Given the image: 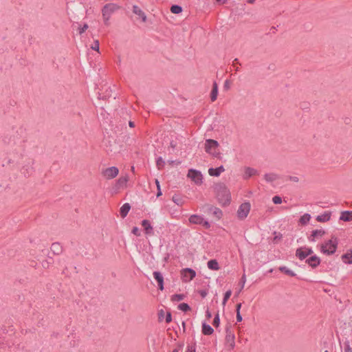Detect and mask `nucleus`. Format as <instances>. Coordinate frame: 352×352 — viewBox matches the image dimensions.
Returning <instances> with one entry per match:
<instances>
[{
	"instance_id": "obj_1",
	"label": "nucleus",
	"mask_w": 352,
	"mask_h": 352,
	"mask_svg": "<svg viewBox=\"0 0 352 352\" xmlns=\"http://www.w3.org/2000/svg\"><path fill=\"white\" fill-rule=\"evenodd\" d=\"M214 188L218 203L223 207L228 206L232 201L228 187L225 184L217 183Z\"/></svg>"
},
{
	"instance_id": "obj_2",
	"label": "nucleus",
	"mask_w": 352,
	"mask_h": 352,
	"mask_svg": "<svg viewBox=\"0 0 352 352\" xmlns=\"http://www.w3.org/2000/svg\"><path fill=\"white\" fill-rule=\"evenodd\" d=\"M338 239L336 236H331L329 240L320 244L319 248L321 253L329 256L333 254L338 248Z\"/></svg>"
},
{
	"instance_id": "obj_3",
	"label": "nucleus",
	"mask_w": 352,
	"mask_h": 352,
	"mask_svg": "<svg viewBox=\"0 0 352 352\" xmlns=\"http://www.w3.org/2000/svg\"><path fill=\"white\" fill-rule=\"evenodd\" d=\"M204 148L210 155L217 158L221 157L219 144L217 141L212 139L206 140L204 144Z\"/></svg>"
},
{
	"instance_id": "obj_4",
	"label": "nucleus",
	"mask_w": 352,
	"mask_h": 352,
	"mask_svg": "<svg viewBox=\"0 0 352 352\" xmlns=\"http://www.w3.org/2000/svg\"><path fill=\"white\" fill-rule=\"evenodd\" d=\"M251 210V204L249 201L242 203L238 208L236 212L237 218L240 220H244L248 216Z\"/></svg>"
},
{
	"instance_id": "obj_5",
	"label": "nucleus",
	"mask_w": 352,
	"mask_h": 352,
	"mask_svg": "<svg viewBox=\"0 0 352 352\" xmlns=\"http://www.w3.org/2000/svg\"><path fill=\"white\" fill-rule=\"evenodd\" d=\"M120 8V7L116 3H107L102 9V16L107 17V19H109L111 15Z\"/></svg>"
},
{
	"instance_id": "obj_6",
	"label": "nucleus",
	"mask_w": 352,
	"mask_h": 352,
	"mask_svg": "<svg viewBox=\"0 0 352 352\" xmlns=\"http://www.w3.org/2000/svg\"><path fill=\"white\" fill-rule=\"evenodd\" d=\"M203 211L204 212H207L208 214H211L216 220H219L223 216L221 210L214 206H206L203 207Z\"/></svg>"
},
{
	"instance_id": "obj_7",
	"label": "nucleus",
	"mask_w": 352,
	"mask_h": 352,
	"mask_svg": "<svg viewBox=\"0 0 352 352\" xmlns=\"http://www.w3.org/2000/svg\"><path fill=\"white\" fill-rule=\"evenodd\" d=\"M119 173V170L116 166L107 168L102 171V175L107 179L115 178Z\"/></svg>"
},
{
	"instance_id": "obj_8",
	"label": "nucleus",
	"mask_w": 352,
	"mask_h": 352,
	"mask_svg": "<svg viewBox=\"0 0 352 352\" xmlns=\"http://www.w3.org/2000/svg\"><path fill=\"white\" fill-rule=\"evenodd\" d=\"M226 344L230 350H232L235 346V336L230 328L226 329V336L225 338Z\"/></svg>"
},
{
	"instance_id": "obj_9",
	"label": "nucleus",
	"mask_w": 352,
	"mask_h": 352,
	"mask_svg": "<svg viewBox=\"0 0 352 352\" xmlns=\"http://www.w3.org/2000/svg\"><path fill=\"white\" fill-rule=\"evenodd\" d=\"M182 279L184 282L192 280L196 276V272L191 268H185L181 271Z\"/></svg>"
},
{
	"instance_id": "obj_10",
	"label": "nucleus",
	"mask_w": 352,
	"mask_h": 352,
	"mask_svg": "<svg viewBox=\"0 0 352 352\" xmlns=\"http://www.w3.org/2000/svg\"><path fill=\"white\" fill-rule=\"evenodd\" d=\"M313 253V250L310 248L302 247L296 250V256L300 260L305 259L309 255Z\"/></svg>"
},
{
	"instance_id": "obj_11",
	"label": "nucleus",
	"mask_w": 352,
	"mask_h": 352,
	"mask_svg": "<svg viewBox=\"0 0 352 352\" xmlns=\"http://www.w3.org/2000/svg\"><path fill=\"white\" fill-rule=\"evenodd\" d=\"M326 232L324 230H314L308 237L309 241L311 242H316L317 240L322 239L325 234Z\"/></svg>"
},
{
	"instance_id": "obj_12",
	"label": "nucleus",
	"mask_w": 352,
	"mask_h": 352,
	"mask_svg": "<svg viewBox=\"0 0 352 352\" xmlns=\"http://www.w3.org/2000/svg\"><path fill=\"white\" fill-rule=\"evenodd\" d=\"M153 277L157 283L158 289L163 291L164 289V280L162 274L159 271L153 272Z\"/></svg>"
},
{
	"instance_id": "obj_13",
	"label": "nucleus",
	"mask_w": 352,
	"mask_h": 352,
	"mask_svg": "<svg viewBox=\"0 0 352 352\" xmlns=\"http://www.w3.org/2000/svg\"><path fill=\"white\" fill-rule=\"evenodd\" d=\"M129 180L128 175H125L124 177H120L118 180H116V184L113 186L115 190H118L122 188H124L126 186V183Z\"/></svg>"
},
{
	"instance_id": "obj_14",
	"label": "nucleus",
	"mask_w": 352,
	"mask_h": 352,
	"mask_svg": "<svg viewBox=\"0 0 352 352\" xmlns=\"http://www.w3.org/2000/svg\"><path fill=\"white\" fill-rule=\"evenodd\" d=\"M141 225L144 228L146 234L153 235L154 234L153 228L149 220H148V219L142 220Z\"/></svg>"
},
{
	"instance_id": "obj_15",
	"label": "nucleus",
	"mask_w": 352,
	"mask_h": 352,
	"mask_svg": "<svg viewBox=\"0 0 352 352\" xmlns=\"http://www.w3.org/2000/svg\"><path fill=\"white\" fill-rule=\"evenodd\" d=\"M225 171V168L223 166H220L217 168H210L208 169V174L211 177H219L220 175Z\"/></svg>"
},
{
	"instance_id": "obj_16",
	"label": "nucleus",
	"mask_w": 352,
	"mask_h": 352,
	"mask_svg": "<svg viewBox=\"0 0 352 352\" xmlns=\"http://www.w3.org/2000/svg\"><path fill=\"white\" fill-rule=\"evenodd\" d=\"M130 210H131V205L129 203L124 204L120 208L119 212H120V217L122 219L125 218L127 216Z\"/></svg>"
},
{
	"instance_id": "obj_17",
	"label": "nucleus",
	"mask_w": 352,
	"mask_h": 352,
	"mask_svg": "<svg viewBox=\"0 0 352 352\" xmlns=\"http://www.w3.org/2000/svg\"><path fill=\"white\" fill-rule=\"evenodd\" d=\"M312 267H316L320 263V259L316 255L311 256L306 261Z\"/></svg>"
},
{
	"instance_id": "obj_18",
	"label": "nucleus",
	"mask_w": 352,
	"mask_h": 352,
	"mask_svg": "<svg viewBox=\"0 0 352 352\" xmlns=\"http://www.w3.org/2000/svg\"><path fill=\"white\" fill-rule=\"evenodd\" d=\"M133 12L138 15L143 22L146 21V16L145 13L136 5L133 6Z\"/></svg>"
},
{
	"instance_id": "obj_19",
	"label": "nucleus",
	"mask_w": 352,
	"mask_h": 352,
	"mask_svg": "<svg viewBox=\"0 0 352 352\" xmlns=\"http://www.w3.org/2000/svg\"><path fill=\"white\" fill-rule=\"evenodd\" d=\"M257 174L256 170L250 168V167H245L244 168V173H243V178L244 179H248L252 176H254Z\"/></svg>"
},
{
	"instance_id": "obj_20",
	"label": "nucleus",
	"mask_w": 352,
	"mask_h": 352,
	"mask_svg": "<svg viewBox=\"0 0 352 352\" xmlns=\"http://www.w3.org/2000/svg\"><path fill=\"white\" fill-rule=\"evenodd\" d=\"M50 249L55 255H59L63 252V248L59 243H53Z\"/></svg>"
},
{
	"instance_id": "obj_21",
	"label": "nucleus",
	"mask_w": 352,
	"mask_h": 352,
	"mask_svg": "<svg viewBox=\"0 0 352 352\" xmlns=\"http://www.w3.org/2000/svg\"><path fill=\"white\" fill-rule=\"evenodd\" d=\"M188 177L190 178L195 184H198V170L191 168L188 170Z\"/></svg>"
},
{
	"instance_id": "obj_22",
	"label": "nucleus",
	"mask_w": 352,
	"mask_h": 352,
	"mask_svg": "<svg viewBox=\"0 0 352 352\" xmlns=\"http://www.w3.org/2000/svg\"><path fill=\"white\" fill-rule=\"evenodd\" d=\"M341 258L344 263H348V264H351L352 263V250H347L346 252L342 256Z\"/></svg>"
},
{
	"instance_id": "obj_23",
	"label": "nucleus",
	"mask_w": 352,
	"mask_h": 352,
	"mask_svg": "<svg viewBox=\"0 0 352 352\" xmlns=\"http://www.w3.org/2000/svg\"><path fill=\"white\" fill-rule=\"evenodd\" d=\"M340 220L343 221H352V211H343L340 214Z\"/></svg>"
},
{
	"instance_id": "obj_24",
	"label": "nucleus",
	"mask_w": 352,
	"mask_h": 352,
	"mask_svg": "<svg viewBox=\"0 0 352 352\" xmlns=\"http://www.w3.org/2000/svg\"><path fill=\"white\" fill-rule=\"evenodd\" d=\"M330 218H331V212H325L324 213L318 215L316 217V220L318 222H327L330 219Z\"/></svg>"
},
{
	"instance_id": "obj_25",
	"label": "nucleus",
	"mask_w": 352,
	"mask_h": 352,
	"mask_svg": "<svg viewBox=\"0 0 352 352\" xmlns=\"http://www.w3.org/2000/svg\"><path fill=\"white\" fill-rule=\"evenodd\" d=\"M218 96V86L216 82L213 83L212 89L210 93V100L212 102H214Z\"/></svg>"
},
{
	"instance_id": "obj_26",
	"label": "nucleus",
	"mask_w": 352,
	"mask_h": 352,
	"mask_svg": "<svg viewBox=\"0 0 352 352\" xmlns=\"http://www.w3.org/2000/svg\"><path fill=\"white\" fill-rule=\"evenodd\" d=\"M311 219V215L309 214H304L299 219V224L301 226L307 225Z\"/></svg>"
},
{
	"instance_id": "obj_27",
	"label": "nucleus",
	"mask_w": 352,
	"mask_h": 352,
	"mask_svg": "<svg viewBox=\"0 0 352 352\" xmlns=\"http://www.w3.org/2000/svg\"><path fill=\"white\" fill-rule=\"evenodd\" d=\"M208 267L211 270H218L219 269V265L217 260L212 259L208 262L207 263Z\"/></svg>"
},
{
	"instance_id": "obj_28",
	"label": "nucleus",
	"mask_w": 352,
	"mask_h": 352,
	"mask_svg": "<svg viewBox=\"0 0 352 352\" xmlns=\"http://www.w3.org/2000/svg\"><path fill=\"white\" fill-rule=\"evenodd\" d=\"M214 332L213 329L206 323L202 324V333L204 335H211Z\"/></svg>"
},
{
	"instance_id": "obj_29",
	"label": "nucleus",
	"mask_w": 352,
	"mask_h": 352,
	"mask_svg": "<svg viewBox=\"0 0 352 352\" xmlns=\"http://www.w3.org/2000/svg\"><path fill=\"white\" fill-rule=\"evenodd\" d=\"M170 10L173 14H180L183 11V9L182 6L174 4L171 6Z\"/></svg>"
},
{
	"instance_id": "obj_30",
	"label": "nucleus",
	"mask_w": 352,
	"mask_h": 352,
	"mask_svg": "<svg viewBox=\"0 0 352 352\" xmlns=\"http://www.w3.org/2000/svg\"><path fill=\"white\" fill-rule=\"evenodd\" d=\"M278 270H279L280 272H283V273H285V274H287V275H289V276H296V274H295L293 271H292L291 270L288 269V268H287V267H285V266H281V267H280L278 268Z\"/></svg>"
},
{
	"instance_id": "obj_31",
	"label": "nucleus",
	"mask_w": 352,
	"mask_h": 352,
	"mask_svg": "<svg viewBox=\"0 0 352 352\" xmlns=\"http://www.w3.org/2000/svg\"><path fill=\"white\" fill-rule=\"evenodd\" d=\"M185 298V295L183 294H175L172 295L171 300L173 302H179L184 300Z\"/></svg>"
},
{
	"instance_id": "obj_32",
	"label": "nucleus",
	"mask_w": 352,
	"mask_h": 352,
	"mask_svg": "<svg viewBox=\"0 0 352 352\" xmlns=\"http://www.w3.org/2000/svg\"><path fill=\"white\" fill-rule=\"evenodd\" d=\"M177 307L179 310H181L184 312H187L191 309L189 305L186 302H182V303L179 304Z\"/></svg>"
},
{
	"instance_id": "obj_33",
	"label": "nucleus",
	"mask_w": 352,
	"mask_h": 352,
	"mask_svg": "<svg viewBox=\"0 0 352 352\" xmlns=\"http://www.w3.org/2000/svg\"><path fill=\"white\" fill-rule=\"evenodd\" d=\"M165 165V161L162 157H159L156 161V166L159 170H162Z\"/></svg>"
},
{
	"instance_id": "obj_34",
	"label": "nucleus",
	"mask_w": 352,
	"mask_h": 352,
	"mask_svg": "<svg viewBox=\"0 0 352 352\" xmlns=\"http://www.w3.org/2000/svg\"><path fill=\"white\" fill-rule=\"evenodd\" d=\"M111 92V89H110L109 91L107 89L105 93L99 94L98 98L100 99L107 100L111 96V95L110 94Z\"/></svg>"
},
{
	"instance_id": "obj_35",
	"label": "nucleus",
	"mask_w": 352,
	"mask_h": 352,
	"mask_svg": "<svg viewBox=\"0 0 352 352\" xmlns=\"http://www.w3.org/2000/svg\"><path fill=\"white\" fill-rule=\"evenodd\" d=\"M172 199H173V202L175 203L178 206H179V205L181 206L183 204L182 198H181L177 195H175L174 196H173Z\"/></svg>"
},
{
	"instance_id": "obj_36",
	"label": "nucleus",
	"mask_w": 352,
	"mask_h": 352,
	"mask_svg": "<svg viewBox=\"0 0 352 352\" xmlns=\"http://www.w3.org/2000/svg\"><path fill=\"white\" fill-rule=\"evenodd\" d=\"M276 179H277V176L274 174H267L265 175V179L267 182H272L275 181Z\"/></svg>"
},
{
	"instance_id": "obj_37",
	"label": "nucleus",
	"mask_w": 352,
	"mask_h": 352,
	"mask_svg": "<svg viewBox=\"0 0 352 352\" xmlns=\"http://www.w3.org/2000/svg\"><path fill=\"white\" fill-rule=\"evenodd\" d=\"M186 352H196V343L188 344Z\"/></svg>"
},
{
	"instance_id": "obj_38",
	"label": "nucleus",
	"mask_w": 352,
	"mask_h": 352,
	"mask_svg": "<svg viewBox=\"0 0 352 352\" xmlns=\"http://www.w3.org/2000/svg\"><path fill=\"white\" fill-rule=\"evenodd\" d=\"M231 294H232L231 290H228L226 292L223 299V302H222V305L223 306L226 305V304L228 300L230 298Z\"/></svg>"
},
{
	"instance_id": "obj_39",
	"label": "nucleus",
	"mask_w": 352,
	"mask_h": 352,
	"mask_svg": "<svg viewBox=\"0 0 352 352\" xmlns=\"http://www.w3.org/2000/svg\"><path fill=\"white\" fill-rule=\"evenodd\" d=\"M189 221L191 223L198 224V214H192L189 218Z\"/></svg>"
},
{
	"instance_id": "obj_40",
	"label": "nucleus",
	"mask_w": 352,
	"mask_h": 352,
	"mask_svg": "<svg viewBox=\"0 0 352 352\" xmlns=\"http://www.w3.org/2000/svg\"><path fill=\"white\" fill-rule=\"evenodd\" d=\"M99 45H100V43H99L98 40H96V41H94L91 48L94 51L99 52Z\"/></svg>"
},
{
	"instance_id": "obj_41",
	"label": "nucleus",
	"mask_w": 352,
	"mask_h": 352,
	"mask_svg": "<svg viewBox=\"0 0 352 352\" xmlns=\"http://www.w3.org/2000/svg\"><path fill=\"white\" fill-rule=\"evenodd\" d=\"M219 323H220V320H219V314H217L213 320V322H212V324L215 327H218L219 326Z\"/></svg>"
},
{
	"instance_id": "obj_42",
	"label": "nucleus",
	"mask_w": 352,
	"mask_h": 352,
	"mask_svg": "<svg viewBox=\"0 0 352 352\" xmlns=\"http://www.w3.org/2000/svg\"><path fill=\"white\" fill-rule=\"evenodd\" d=\"M131 233L135 235L136 236H140L141 235L139 228L136 226L132 228Z\"/></svg>"
},
{
	"instance_id": "obj_43",
	"label": "nucleus",
	"mask_w": 352,
	"mask_h": 352,
	"mask_svg": "<svg viewBox=\"0 0 352 352\" xmlns=\"http://www.w3.org/2000/svg\"><path fill=\"white\" fill-rule=\"evenodd\" d=\"M272 201L274 202V204H280L282 203V199L279 196H274L273 198H272Z\"/></svg>"
},
{
	"instance_id": "obj_44",
	"label": "nucleus",
	"mask_w": 352,
	"mask_h": 352,
	"mask_svg": "<svg viewBox=\"0 0 352 352\" xmlns=\"http://www.w3.org/2000/svg\"><path fill=\"white\" fill-rule=\"evenodd\" d=\"M88 28V25L87 23H85L82 27H80L78 28V32L80 34H82L84 33Z\"/></svg>"
},
{
	"instance_id": "obj_45",
	"label": "nucleus",
	"mask_w": 352,
	"mask_h": 352,
	"mask_svg": "<svg viewBox=\"0 0 352 352\" xmlns=\"http://www.w3.org/2000/svg\"><path fill=\"white\" fill-rule=\"evenodd\" d=\"M183 346H184V343H178L177 348L173 349L172 352H180V351L182 350Z\"/></svg>"
},
{
	"instance_id": "obj_46",
	"label": "nucleus",
	"mask_w": 352,
	"mask_h": 352,
	"mask_svg": "<svg viewBox=\"0 0 352 352\" xmlns=\"http://www.w3.org/2000/svg\"><path fill=\"white\" fill-rule=\"evenodd\" d=\"M199 225H202L206 228H208L210 227V224L207 221H204L199 218Z\"/></svg>"
},
{
	"instance_id": "obj_47",
	"label": "nucleus",
	"mask_w": 352,
	"mask_h": 352,
	"mask_svg": "<svg viewBox=\"0 0 352 352\" xmlns=\"http://www.w3.org/2000/svg\"><path fill=\"white\" fill-rule=\"evenodd\" d=\"M166 323H170L172 321V314L170 312H167L165 318Z\"/></svg>"
},
{
	"instance_id": "obj_48",
	"label": "nucleus",
	"mask_w": 352,
	"mask_h": 352,
	"mask_svg": "<svg viewBox=\"0 0 352 352\" xmlns=\"http://www.w3.org/2000/svg\"><path fill=\"white\" fill-rule=\"evenodd\" d=\"M51 264H52V262L48 261V260H45L42 262L43 267L45 269L48 268Z\"/></svg>"
},
{
	"instance_id": "obj_49",
	"label": "nucleus",
	"mask_w": 352,
	"mask_h": 352,
	"mask_svg": "<svg viewBox=\"0 0 352 352\" xmlns=\"http://www.w3.org/2000/svg\"><path fill=\"white\" fill-rule=\"evenodd\" d=\"M164 317V311L163 309H161L158 312V320L159 321H162Z\"/></svg>"
},
{
	"instance_id": "obj_50",
	"label": "nucleus",
	"mask_w": 352,
	"mask_h": 352,
	"mask_svg": "<svg viewBox=\"0 0 352 352\" xmlns=\"http://www.w3.org/2000/svg\"><path fill=\"white\" fill-rule=\"evenodd\" d=\"M242 320H243V318H242V316H241L240 312H238V314H236V320H237V322H241Z\"/></svg>"
},
{
	"instance_id": "obj_51",
	"label": "nucleus",
	"mask_w": 352,
	"mask_h": 352,
	"mask_svg": "<svg viewBox=\"0 0 352 352\" xmlns=\"http://www.w3.org/2000/svg\"><path fill=\"white\" fill-rule=\"evenodd\" d=\"M168 162L171 166H173L174 164H179L181 163L179 161H173V160H169V161H168Z\"/></svg>"
},
{
	"instance_id": "obj_52",
	"label": "nucleus",
	"mask_w": 352,
	"mask_h": 352,
	"mask_svg": "<svg viewBox=\"0 0 352 352\" xmlns=\"http://www.w3.org/2000/svg\"><path fill=\"white\" fill-rule=\"evenodd\" d=\"M245 276L243 275L241 278V289L244 287L245 283Z\"/></svg>"
},
{
	"instance_id": "obj_53",
	"label": "nucleus",
	"mask_w": 352,
	"mask_h": 352,
	"mask_svg": "<svg viewBox=\"0 0 352 352\" xmlns=\"http://www.w3.org/2000/svg\"><path fill=\"white\" fill-rule=\"evenodd\" d=\"M344 352H352V349L351 348V346L349 344L345 348Z\"/></svg>"
},
{
	"instance_id": "obj_54",
	"label": "nucleus",
	"mask_w": 352,
	"mask_h": 352,
	"mask_svg": "<svg viewBox=\"0 0 352 352\" xmlns=\"http://www.w3.org/2000/svg\"><path fill=\"white\" fill-rule=\"evenodd\" d=\"M241 307V303H239L236 305V314H238V312H240V309Z\"/></svg>"
},
{
	"instance_id": "obj_55",
	"label": "nucleus",
	"mask_w": 352,
	"mask_h": 352,
	"mask_svg": "<svg viewBox=\"0 0 352 352\" xmlns=\"http://www.w3.org/2000/svg\"><path fill=\"white\" fill-rule=\"evenodd\" d=\"M176 142H175L174 141H171L170 142V146L172 147L173 148H175L176 147Z\"/></svg>"
},
{
	"instance_id": "obj_56",
	"label": "nucleus",
	"mask_w": 352,
	"mask_h": 352,
	"mask_svg": "<svg viewBox=\"0 0 352 352\" xmlns=\"http://www.w3.org/2000/svg\"><path fill=\"white\" fill-rule=\"evenodd\" d=\"M157 189V197H159L160 196H161L162 195V192L161 190V188H158Z\"/></svg>"
},
{
	"instance_id": "obj_57",
	"label": "nucleus",
	"mask_w": 352,
	"mask_h": 352,
	"mask_svg": "<svg viewBox=\"0 0 352 352\" xmlns=\"http://www.w3.org/2000/svg\"><path fill=\"white\" fill-rule=\"evenodd\" d=\"M129 125L130 127L133 128L135 126V122H133V121H129Z\"/></svg>"
},
{
	"instance_id": "obj_58",
	"label": "nucleus",
	"mask_w": 352,
	"mask_h": 352,
	"mask_svg": "<svg viewBox=\"0 0 352 352\" xmlns=\"http://www.w3.org/2000/svg\"><path fill=\"white\" fill-rule=\"evenodd\" d=\"M155 184L157 186V188H160V182H159V180L157 179H155Z\"/></svg>"
},
{
	"instance_id": "obj_59",
	"label": "nucleus",
	"mask_w": 352,
	"mask_h": 352,
	"mask_svg": "<svg viewBox=\"0 0 352 352\" xmlns=\"http://www.w3.org/2000/svg\"><path fill=\"white\" fill-rule=\"evenodd\" d=\"M103 19H104V24H105L106 25H109V19H107V17H103Z\"/></svg>"
},
{
	"instance_id": "obj_60",
	"label": "nucleus",
	"mask_w": 352,
	"mask_h": 352,
	"mask_svg": "<svg viewBox=\"0 0 352 352\" xmlns=\"http://www.w3.org/2000/svg\"><path fill=\"white\" fill-rule=\"evenodd\" d=\"M227 0H216L217 2L221 3V4H223L226 2Z\"/></svg>"
},
{
	"instance_id": "obj_61",
	"label": "nucleus",
	"mask_w": 352,
	"mask_h": 352,
	"mask_svg": "<svg viewBox=\"0 0 352 352\" xmlns=\"http://www.w3.org/2000/svg\"><path fill=\"white\" fill-rule=\"evenodd\" d=\"M211 313L209 311H206V316L210 318L211 317Z\"/></svg>"
},
{
	"instance_id": "obj_62",
	"label": "nucleus",
	"mask_w": 352,
	"mask_h": 352,
	"mask_svg": "<svg viewBox=\"0 0 352 352\" xmlns=\"http://www.w3.org/2000/svg\"><path fill=\"white\" fill-rule=\"evenodd\" d=\"M280 238H281V235H280V234H279V236H276L274 237V240H276V239H280Z\"/></svg>"
},
{
	"instance_id": "obj_63",
	"label": "nucleus",
	"mask_w": 352,
	"mask_h": 352,
	"mask_svg": "<svg viewBox=\"0 0 352 352\" xmlns=\"http://www.w3.org/2000/svg\"><path fill=\"white\" fill-rule=\"evenodd\" d=\"M201 296H202L203 297H205V296H206V293L205 292H201Z\"/></svg>"
},
{
	"instance_id": "obj_64",
	"label": "nucleus",
	"mask_w": 352,
	"mask_h": 352,
	"mask_svg": "<svg viewBox=\"0 0 352 352\" xmlns=\"http://www.w3.org/2000/svg\"><path fill=\"white\" fill-rule=\"evenodd\" d=\"M50 261V262L53 263V258L52 257H49V261Z\"/></svg>"
}]
</instances>
